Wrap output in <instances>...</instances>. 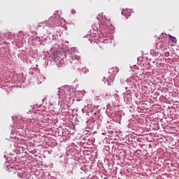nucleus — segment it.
Wrapping results in <instances>:
<instances>
[{
    "mask_svg": "<svg viewBox=\"0 0 179 179\" xmlns=\"http://www.w3.org/2000/svg\"><path fill=\"white\" fill-rule=\"evenodd\" d=\"M169 40L170 41H171V43H177V38L174 36L171 37V38H170Z\"/></svg>",
    "mask_w": 179,
    "mask_h": 179,
    "instance_id": "f257e3e1",
    "label": "nucleus"
},
{
    "mask_svg": "<svg viewBox=\"0 0 179 179\" xmlns=\"http://www.w3.org/2000/svg\"><path fill=\"white\" fill-rule=\"evenodd\" d=\"M114 69H115V71H117V72H118V69L112 68V69H109V73H111L112 72H114Z\"/></svg>",
    "mask_w": 179,
    "mask_h": 179,
    "instance_id": "f03ea898",
    "label": "nucleus"
},
{
    "mask_svg": "<svg viewBox=\"0 0 179 179\" xmlns=\"http://www.w3.org/2000/svg\"><path fill=\"white\" fill-rule=\"evenodd\" d=\"M162 44H163V43H162V41H159L157 43V47H159V45H160L159 47V48H162Z\"/></svg>",
    "mask_w": 179,
    "mask_h": 179,
    "instance_id": "7ed1b4c3",
    "label": "nucleus"
},
{
    "mask_svg": "<svg viewBox=\"0 0 179 179\" xmlns=\"http://www.w3.org/2000/svg\"><path fill=\"white\" fill-rule=\"evenodd\" d=\"M83 72H85V73H86L87 72V71H88L89 70L88 69H87L86 68H83Z\"/></svg>",
    "mask_w": 179,
    "mask_h": 179,
    "instance_id": "20e7f679",
    "label": "nucleus"
},
{
    "mask_svg": "<svg viewBox=\"0 0 179 179\" xmlns=\"http://www.w3.org/2000/svg\"><path fill=\"white\" fill-rule=\"evenodd\" d=\"M71 13H72V15H75V13H76V10H71Z\"/></svg>",
    "mask_w": 179,
    "mask_h": 179,
    "instance_id": "39448f33",
    "label": "nucleus"
},
{
    "mask_svg": "<svg viewBox=\"0 0 179 179\" xmlns=\"http://www.w3.org/2000/svg\"><path fill=\"white\" fill-rule=\"evenodd\" d=\"M45 26H50V27H52V26H51L50 24H45Z\"/></svg>",
    "mask_w": 179,
    "mask_h": 179,
    "instance_id": "423d86ee",
    "label": "nucleus"
},
{
    "mask_svg": "<svg viewBox=\"0 0 179 179\" xmlns=\"http://www.w3.org/2000/svg\"><path fill=\"white\" fill-rule=\"evenodd\" d=\"M169 36V37H170V38H171V37H173L171 35H170V34H169L168 35Z\"/></svg>",
    "mask_w": 179,
    "mask_h": 179,
    "instance_id": "0eeeda50",
    "label": "nucleus"
}]
</instances>
